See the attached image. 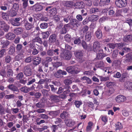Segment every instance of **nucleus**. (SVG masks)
<instances>
[{
  "mask_svg": "<svg viewBox=\"0 0 132 132\" xmlns=\"http://www.w3.org/2000/svg\"><path fill=\"white\" fill-rule=\"evenodd\" d=\"M60 56L61 58L64 60H69L72 56L71 53L70 51L64 50L61 53Z\"/></svg>",
  "mask_w": 132,
  "mask_h": 132,
  "instance_id": "nucleus-1",
  "label": "nucleus"
},
{
  "mask_svg": "<svg viewBox=\"0 0 132 132\" xmlns=\"http://www.w3.org/2000/svg\"><path fill=\"white\" fill-rule=\"evenodd\" d=\"M23 72L24 75L27 77H30L32 75V72L30 64H28L24 67L23 69Z\"/></svg>",
  "mask_w": 132,
  "mask_h": 132,
  "instance_id": "nucleus-2",
  "label": "nucleus"
},
{
  "mask_svg": "<svg viewBox=\"0 0 132 132\" xmlns=\"http://www.w3.org/2000/svg\"><path fill=\"white\" fill-rule=\"evenodd\" d=\"M101 47L100 43L98 41H95L94 43L93 46V51L94 52L97 53L98 52H103V50L100 49Z\"/></svg>",
  "mask_w": 132,
  "mask_h": 132,
  "instance_id": "nucleus-3",
  "label": "nucleus"
},
{
  "mask_svg": "<svg viewBox=\"0 0 132 132\" xmlns=\"http://www.w3.org/2000/svg\"><path fill=\"white\" fill-rule=\"evenodd\" d=\"M78 68L75 66H70L67 67L66 69L67 71L71 74H76L78 73L79 71Z\"/></svg>",
  "mask_w": 132,
  "mask_h": 132,
  "instance_id": "nucleus-4",
  "label": "nucleus"
},
{
  "mask_svg": "<svg viewBox=\"0 0 132 132\" xmlns=\"http://www.w3.org/2000/svg\"><path fill=\"white\" fill-rule=\"evenodd\" d=\"M67 73L65 71L59 69L54 73V76L57 78H61L63 77V75H65Z\"/></svg>",
  "mask_w": 132,
  "mask_h": 132,
  "instance_id": "nucleus-5",
  "label": "nucleus"
},
{
  "mask_svg": "<svg viewBox=\"0 0 132 132\" xmlns=\"http://www.w3.org/2000/svg\"><path fill=\"white\" fill-rule=\"evenodd\" d=\"M126 0H116L115 4L116 6L119 8L126 6L127 4Z\"/></svg>",
  "mask_w": 132,
  "mask_h": 132,
  "instance_id": "nucleus-6",
  "label": "nucleus"
},
{
  "mask_svg": "<svg viewBox=\"0 0 132 132\" xmlns=\"http://www.w3.org/2000/svg\"><path fill=\"white\" fill-rule=\"evenodd\" d=\"M20 20L19 18H14V19H10V21L12 25L14 26H19L21 24V23L19 22Z\"/></svg>",
  "mask_w": 132,
  "mask_h": 132,
  "instance_id": "nucleus-7",
  "label": "nucleus"
},
{
  "mask_svg": "<svg viewBox=\"0 0 132 132\" xmlns=\"http://www.w3.org/2000/svg\"><path fill=\"white\" fill-rule=\"evenodd\" d=\"M9 27L5 22L0 21V29L4 30L5 31H8L9 29Z\"/></svg>",
  "mask_w": 132,
  "mask_h": 132,
  "instance_id": "nucleus-8",
  "label": "nucleus"
},
{
  "mask_svg": "<svg viewBox=\"0 0 132 132\" xmlns=\"http://www.w3.org/2000/svg\"><path fill=\"white\" fill-rule=\"evenodd\" d=\"M31 9L34 11H38L42 10L43 8V6L39 3H37L31 7Z\"/></svg>",
  "mask_w": 132,
  "mask_h": 132,
  "instance_id": "nucleus-9",
  "label": "nucleus"
},
{
  "mask_svg": "<svg viewBox=\"0 0 132 132\" xmlns=\"http://www.w3.org/2000/svg\"><path fill=\"white\" fill-rule=\"evenodd\" d=\"M96 53V55L95 59L96 60H102L104 57L106 56V54L103 53V52H98V53Z\"/></svg>",
  "mask_w": 132,
  "mask_h": 132,
  "instance_id": "nucleus-10",
  "label": "nucleus"
},
{
  "mask_svg": "<svg viewBox=\"0 0 132 132\" xmlns=\"http://www.w3.org/2000/svg\"><path fill=\"white\" fill-rule=\"evenodd\" d=\"M63 82L65 84L64 88L65 89H69L70 88V85L72 83V80L69 79H66L64 80Z\"/></svg>",
  "mask_w": 132,
  "mask_h": 132,
  "instance_id": "nucleus-11",
  "label": "nucleus"
},
{
  "mask_svg": "<svg viewBox=\"0 0 132 132\" xmlns=\"http://www.w3.org/2000/svg\"><path fill=\"white\" fill-rule=\"evenodd\" d=\"M126 99L125 96L122 95H118L115 98L116 101L118 103L123 102L125 101Z\"/></svg>",
  "mask_w": 132,
  "mask_h": 132,
  "instance_id": "nucleus-12",
  "label": "nucleus"
},
{
  "mask_svg": "<svg viewBox=\"0 0 132 132\" xmlns=\"http://www.w3.org/2000/svg\"><path fill=\"white\" fill-rule=\"evenodd\" d=\"M65 123L67 126L69 127L73 126L75 124V122L71 119H67L65 120Z\"/></svg>",
  "mask_w": 132,
  "mask_h": 132,
  "instance_id": "nucleus-13",
  "label": "nucleus"
},
{
  "mask_svg": "<svg viewBox=\"0 0 132 132\" xmlns=\"http://www.w3.org/2000/svg\"><path fill=\"white\" fill-rule=\"evenodd\" d=\"M74 54L77 59L81 60L83 56V54L81 51H78L75 52Z\"/></svg>",
  "mask_w": 132,
  "mask_h": 132,
  "instance_id": "nucleus-14",
  "label": "nucleus"
},
{
  "mask_svg": "<svg viewBox=\"0 0 132 132\" xmlns=\"http://www.w3.org/2000/svg\"><path fill=\"white\" fill-rule=\"evenodd\" d=\"M56 40V35L54 34L51 35L50 36L48 41L49 42L52 44L54 43Z\"/></svg>",
  "mask_w": 132,
  "mask_h": 132,
  "instance_id": "nucleus-15",
  "label": "nucleus"
},
{
  "mask_svg": "<svg viewBox=\"0 0 132 132\" xmlns=\"http://www.w3.org/2000/svg\"><path fill=\"white\" fill-rule=\"evenodd\" d=\"M9 42L7 40L1 39L0 40V45H2V48H5L7 47L9 45Z\"/></svg>",
  "mask_w": 132,
  "mask_h": 132,
  "instance_id": "nucleus-16",
  "label": "nucleus"
},
{
  "mask_svg": "<svg viewBox=\"0 0 132 132\" xmlns=\"http://www.w3.org/2000/svg\"><path fill=\"white\" fill-rule=\"evenodd\" d=\"M34 24H32L28 21L24 23V26L26 30H29L34 27Z\"/></svg>",
  "mask_w": 132,
  "mask_h": 132,
  "instance_id": "nucleus-17",
  "label": "nucleus"
},
{
  "mask_svg": "<svg viewBox=\"0 0 132 132\" xmlns=\"http://www.w3.org/2000/svg\"><path fill=\"white\" fill-rule=\"evenodd\" d=\"M75 7L76 9H82L84 7V4L82 2L79 1L75 3Z\"/></svg>",
  "mask_w": 132,
  "mask_h": 132,
  "instance_id": "nucleus-18",
  "label": "nucleus"
},
{
  "mask_svg": "<svg viewBox=\"0 0 132 132\" xmlns=\"http://www.w3.org/2000/svg\"><path fill=\"white\" fill-rule=\"evenodd\" d=\"M123 40L126 42H129L132 41V35H125L123 39Z\"/></svg>",
  "mask_w": 132,
  "mask_h": 132,
  "instance_id": "nucleus-19",
  "label": "nucleus"
},
{
  "mask_svg": "<svg viewBox=\"0 0 132 132\" xmlns=\"http://www.w3.org/2000/svg\"><path fill=\"white\" fill-rule=\"evenodd\" d=\"M32 60L34 65L37 66L40 63L41 59L39 57H34Z\"/></svg>",
  "mask_w": 132,
  "mask_h": 132,
  "instance_id": "nucleus-20",
  "label": "nucleus"
},
{
  "mask_svg": "<svg viewBox=\"0 0 132 132\" xmlns=\"http://www.w3.org/2000/svg\"><path fill=\"white\" fill-rule=\"evenodd\" d=\"M79 22L76 19H72L70 20V24L73 26L78 27L79 25Z\"/></svg>",
  "mask_w": 132,
  "mask_h": 132,
  "instance_id": "nucleus-21",
  "label": "nucleus"
},
{
  "mask_svg": "<svg viewBox=\"0 0 132 132\" xmlns=\"http://www.w3.org/2000/svg\"><path fill=\"white\" fill-rule=\"evenodd\" d=\"M15 36V34L11 32H9L6 35V38L8 40H13L14 39Z\"/></svg>",
  "mask_w": 132,
  "mask_h": 132,
  "instance_id": "nucleus-22",
  "label": "nucleus"
},
{
  "mask_svg": "<svg viewBox=\"0 0 132 132\" xmlns=\"http://www.w3.org/2000/svg\"><path fill=\"white\" fill-rule=\"evenodd\" d=\"M57 10L56 8H53L49 10L48 13L50 17H52L55 15L56 13Z\"/></svg>",
  "mask_w": 132,
  "mask_h": 132,
  "instance_id": "nucleus-23",
  "label": "nucleus"
},
{
  "mask_svg": "<svg viewBox=\"0 0 132 132\" xmlns=\"http://www.w3.org/2000/svg\"><path fill=\"white\" fill-rule=\"evenodd\" d=\"M124 86L125 88L127 89L132 90V82H126L125 83Z\"/></svg>",
  "mask_w": 132,
  "mask_h": 132,
  "instance_id": "nucleus-24",
  "label": "nucleus"
},
{
  "mask_svg": "<svg viewBox=\"0 0 132 132\" xmlns=\"http://www.w3.org/2000/svg\"><path fill=\"white\" fill-rule=\"evenodd\" d=\"M7 87L10 89L14 92H18L19 89L18 87L13 84L9 85Z\"/></svg>",
  "mask_w": 132,
  "mask_h": 132,
  "instance_id": "nucleus-25",
  "label": "nucleus"
},
{
  "mask_svg": "<svg viewBox=\"0 0 132 132\" xmlns=\"http://www.w3.org/2000/svg\"><path fill=\"white\" fill-rule=\"evenodd\" d=\"M2 17L5 20L8 21L9 19V16L7 13L3 12H1Z\"/></svg>",
  "mask_w": 132,
  "mask_h": 132,
  "instance_id": "nucleus-26",
  "label": "nucleus"
},
{
  "mask_svg": "<svg viewBox=\"0 0 132 132\" xmlns=\"http://www.w3.org/2000/svg\"><path fill=\"white\" fill-rule=\"evenodd\" d=\"M110 2V0H101L99 4L101 6H104L105 5H108Z\"/></svg>",
  "mask_w": 132,
  "mask_h": 132,
  "instance_id": "nucleus-27",
  "label": "nucleus"
},
{
  "mask_svg": "<svg viewBox=\"0 0 132 132\" xmlns=\"http://www.w3.org/2000/svg\"><path fill=\"white\" fill-rule=\"evenodd\" d=\"M95 34L98 39H101L102 37V34L101 31L100 29H98L95 32Z\"/></svg>",
  "mask_w": 132,
  "mask_h": 132,
  "instance_id": "nucleus-28",
  "label": "nucleus"
},
{
  "mask_svg": "<svg viewBox=\"0 0 132 132\" xmlns=\"http://www.w3.org/2000/svg\"><path fill=\"white\" fill-rule=\"evenodd\" d=\"M23 32V30L21 27L15 29L14 30V32L17 35L21 34Z\"/></svg>",
  "mask_w": 132,
  "mask_h": 132,
  "instance_id": "nucleus-29",
  "label": "nucleus"
},
{
  "mask_svg": "<svg viewBox=\"0 0 132 132\" xmlns=\"http://www.w3.org/2000/svg\"><path fill=\"white\" fill-rule=\"evenodd\" d=\"M69 114L66 111H63L60 114V117L62 119H65L68 117Z\"/></svg>",
  "mask_w": 132,
  "mask_h": 132,
  "instance_id": "nucleus-30",
  "label": "nucleus"
},
{
  "mask_svg": "<svg viewBox=\"0 0 132 132\" xmlns=\"http://www.w3.org/2000/svg\"><path fill=\"white\" fill-rule=\"evenodd\" d=\"M48 114L53 118L54 117L57 116L59 114V112L57 111H52L49 112Z\"/></svg>",
  "mask_w": 132,
  "mask_h": 132,
  "instance_id": "nucleus-31",
  "label": "nucleus"
},
{
  "mask_svg": "<svg viewBox=\"0 0 132 132\" xmlns=\"http://www.w3.org/2000/svg\"><path fill=\"white\" fill-rule=\"evenodd\" d=\"M63 5L67 7H71L72 5V3L70 1H64L63 2Z\"/></svg>",
  "mask_w": 132,
  "mask_h": 132,
  "instance_id": "nucleus-32",
  "label": "nucleus"
},
{
  "mask_svg": "<svg viewBox=\"0 0 132 132\" xmlns=\"http://www.w3.org/2000/svg\"><path fill=\"white\" fill-rule=\"evenodd\" d=\"M98 19V16L96 15H92L89 17V20L91 21H95Z\"/></svg>",
  "mask_w": 132,
  "mask_h": 132,
  "instance_id": "nucleus-33",
  "label": "nucleus"
},
{
  "mask_svg": "<svg viewBox=\"0 0 132 132\" xmlns=\"http://www.w3.org/2000/svg\"><path fill=\"white\" fill-rule=\"evenodd\" d=\"M32 40L35 43V42H37L40 44H42L43 43L42 39L39 37H35V38L33 39Z\"/></svg>",
  "mask_w": 132,
  "mask_h": 132,
  "instance_id": "nucleus-34",
  "label": "nucleus"
},
{
  "mask_svg": "<svg viewBox=\"0 0 132 132\" xmlns=\"http://www.w3.org/2000/svg\"><path fill=\"white\" fill-rule=\"evenodd\" d=\"M50 98L52 101L55 102H57L59 101V97L57 96L51 95L50 96Z\"/></svg>",
  "mask_w": 132,
  "mask_h": 132,
  "instance_id": "nucleus-35",
  "label": "nucleus"
},
{
  "mask_svg": "<svg viewBox=\"0 0 132 132\" xmlns=\"http://www.w3.org/2000/svg\"><path fill=\"white\" fill-rule=\"evenodd\" d=\"M28 82L27 83V85H29L35 82L36 80L35 78L32 77L28 78Z\"/></svg>",
  "mask_w": 132,
  "mask_h": 132,
  "instance_id": "nucleus-36",
  "label": "nucleus"
},
{
  "mask_svg": "<svg viewBox=\"0 0 132 132\" xmlns=\"http://www.w3.org/2000/svg\"><path fill=\"white\" fill-rule=\"evenodd\" d=\"M41 34L42 38L43 39H47L50 35V34L48 31L43 32H42Z\"/></svg>",
  "mask_w": 132,
  "mask_h": 132,
  "instance_id": "nucleus-37",
  "label": "nucleus"
},
{
  "mask_svg": "<svg viewBox=\"0 0 132 132\" xmlns=\"http://www.w3.org/2000/svg\"><path fill=\"white\" fill-rule=\"evenodd\" d=\"M91 38V32L89 31L87 32L85 36L86 40L87 42L89 41L90 40Z\"/></svg>",
  "mask_w": 132,
  "mask_h": 132,
  "instance_id": "nucleus-38",
  "label": "nucleus"
},
{
  "mask_svg": "<svg viewBox=\"0 0 132 132\" xmlns=\"http://www.w3.org/2000/svg\"><path fill=\"white\" fill-rule=\"evenodd\" d=\"M17 11L13 10V9H11L9 11V14L10 16L13 17L15 16L17 14L16 12Z\"/></svg>",
  "mask_w": 132,
  "mask_h": 132,
  "instance_id": "nucleus-39",
  "label": "nucleus"
},
{
  "mask_svg": "<svg viewBox=\"0 0 132 132\" xmlns=\"http://www.w3.org/2000/svg\"><path fill=\"white\" fill-rule=\"evenodd\" d=\"M126 57L127 59L126 61L127 62H131L132 61V54L129 53L127 54L126 55Z\"/></svg>",
  "mask_w": 132,
  "mask_h": 132,
  "instance_id": "nucleus-40",
  "label": "nucleus"
},
{
  "mask_svg": "<svg viewBox=\"0 0 132 132\" xmlns=\"http://www.w3.org/2000/svg\"><path fill=\"white\" fill-rule=\"evenodd\" d=\"M29 0H21L22 2V6L23 8L24 9H26L28 6V1Z\"/></svg>",
  "mask_w": 132,
  "mask_h": 132,
  "instance_id": "nucleus-41",
  "label": "nucleus"
},
{
  "mask_svg": "<svg viewBox=\"0 0 132 132\" xmlns=\"http://www.w3.org/2000/svg\"><path fill=\"white\" fill-rule=\"evenodd\" d=\"M28 46L31 49L36 47L35 43L32 40L31 41L29 42L28 43Z\"/></svg>",
  "mask_w": 132,
  "mask_h": 132,
  "instance_id": "nucleus-42",
  "label": "nucleus"
},
{
  "mask_svg": "<svg viewBox=\"0 0 132 132\" xmlns=\"http://www.w3.org/2000/svg\"><path fill=\"white\" fill-rule=\"evenodd\" d=\"M24 57V55L22 53H20L16 55L15 59L16 61H19L22 59Z\"/></svg>",
  "mask_w": 132,
  "mask_h": 132,
  "instance_id": "nucleus-43",
  "label": "nucleus"
},
{
  "mask_svg": "<svg viewBox=\"0 0 132 132\" xmlns=\"http://www.w3.org/2000/svg\"><path fill=\"white\" fill-rule=\"evenodd\" d=\"M75 105L77 108H79L80 105L82 104V102L81 101L76 100L74 102Z\"/></svg>",
  "mask_w": 132,
  "mask_h": 132,
  "instance_id": "nucleus-44",
  "label": "nucleus"
},
{
  "mask_svg": "<svg viewBox=\"0 0 132 132\" xmlns=\"http://www.w3.org/2000/svg\"><path fill=\"white\" fill-rule=\"evenodd\" d=\"M36 122L37 125H39L42 123H44L45 121L44 120H40V118H37L36 120Z\"/></svg>",
  "mask_w": 132,
  "mask_h": 132,
  "instance_id": "nucleus-45",
  "label": "nucleus"
},
{
  "mask_svg": "<svg viewBox=\"0 0 132 132\" xmlns=\"http://www.w3.org/2000/svg\"><path fill=\"white\" fill-rule=\"evenodd\" d=\"M62 63L61 62H58L55 63L53 65V67L54 69L57 68L59 67L62 66Z\"/></svg>",
  "mask_w": 132,
  "mask_h": 132,
  "instance_id": "nucleus-46",
  "label": "nucleus"
},
{
  "mask_svg": "<svg viewBox=\"0 0 132 132\" xmlns=\"http://www.w3.org/2000/svg\"><path fill=\"white\" fill-rule=\"evenodd\" d=\"M116 127L117 130H120L122 128V126L121 123L119 122L116 124Z\"/></svg>",
  "mask_w": 132,
  "mask_h": 132,
  "instance_id": "nucleus-47",
  "label": "nucleus"
},
{
  "mask_svg": "<svg viewBox=\"0 0 132 132\" xmlns=\"http://www.w3.org/2000/svg\"><path fill=\"white\" fill-rule=\"evenodd\" d=\"M15 51V48L13 46H11L9 48V54L11 55H12L13 54Z\"/></svg>",
  "mask_w": 132,
  "mask_h": 132,
  "instance_id": "nucleus-48",
  "label": "nucleus"
},
{
  "mask_svg": "<svg viewBox=\"0 0 132 132\" xmlns=\"http://www.w3.org/2000/svg\"><path fill=\"white\" fill-rule=\"evenodd\" d=\"M24 77L23 74L22 72L19 73L17 75L16 78L18 80H20L22 79Z\"/></svg>",
  "mask_w": 132,
  "mask_h": 132,
  "instance_id": "nucleus-49",
  "label": "nucleus"
},
{
  "mask_svg": "<svg viewBox=\"0 0 132 132\" xmlns=\"http://www.w3.org/2000/svg\"><path fill=\"white\" fill-rule=\"evenodd\" d=\"M5 113L4 108L2 105L0 104V114L1 115H2Z\"/></svg>",
  "mask_w": 132,
  "mask_h": 132,
  "instance_id": "nucleus-50",
  "label": "nucleus"
},
{
  "mask_svg": "<svg viewBox=\"0 0 132 132\" xmlns=\"http://www.w3.org/2000/svg\"><path fill=\"white\" fill-rule=\"evenodd\" d=\"M20 90L21 92L25 93H27L29 92L28 87L26 86L21 88Z\"/></svg>",
  "mask_w": 132,
  "mask_h": 132,
  "instance_id": "nucleus-51",
  "label": "nucleus"
},
{
  "mask_svg": "<svg viewBox=\"0 0 132 132\" xmlns=\"http://www.w3.org/2000/svg\"><path fill=\"white\" fill-rule=\"evenodd\" d=\"M40 27L42 29H46L48 27L47 23H41Z\"/></svg>",
  "mask_w": 132,
  "mask_h": 132,
  "instance_id": "nucleus-52",
  "label": "nucleus"
},
{
  "mask_svg": "<svg viewBox=\"0 0 132 132\" xmlns=\"http://www.w3.org/2000/svg\"><path fill=\"white\" fill-rule=\"evenodd\" d=\"M64 39L66 41L69 42L71 40V36L69 34H66L64 37Z\"/></svg>",
  "mask_w": 132,
  "mask_h": 132,
  "instance_id": "nucleus-53",
  "label": "nucleus"
},
{
  "mask_svg": "<svg viewBox=\"0 0 132 132\" xmlns=\"http://www.w3.org/2000/svg\"><path fill=\"white\" fill-rule=\"evenodd\" d=\"M99 11V9L97 8H91L90 10V13H94L98 12Z\"/></svg>",
  "mask_w": 132,
  "mask_h": 132,
  "instance_id": "nucleus-54",
  "label": "nucleus"
},
{
  "mask_svg": "<svg viewBox=\"0 0 132 132\" xmlns=\"http://www.w3.org/2000/svg\"><path fill=\"white\" fill-rule=\"evenodd\" d=\"M19 5L17 3H15L13 4L12 9H14L16 11H17L19 9Z\"/></svg>",
  "mask_w": 132,
  "mask_h": 132,
  "instance_id": "nucleus-55",
  "label": "nucleus"
},
{
  "mask_svg": "<svg viewBox=\"0 0 132 132\" xmlns=\"http://www.w3.org/2000/svg\"><path fill=\"white\" fill-rule=\"evenodd\" d=\"M128 75V73L127 72H125L122 74L121 77L120 79V81L121 82L123 81V79L127 78Z\"/></svg>",
  "mask_w": 132,
  "mask_h": 132,
  "instance_id": "nucleus-56",
  "label": "nucleus"
},
{
  "mask_svg": "<svg viewBox=\"0 0 132 132\" xmlns=\"http://www.w3.org/2000/svg\"><path fill=\"white\" fill-rule=\"evenodd\" d=\"M15 95L14 94H12L9 95H6L5 96V98L7 99H10L12 98H14Z\"/></svg>",
  "mask_w": 132,
  "mask_h": 132,
  "instance_id": "nucleus-57",
  "label": "nucleus"
},
{
  "mask_svg": "<svg viewBox=\"0 0 132 132\" xmlns=\"http://www.w3.org/2000/svg\"><path fill=\"white\" fill-rule=\"evenodd\" d=\"M60 16L57 15H55L53 16V19L56 22H58L60 21Z\"/></svg>",
  "mask_w": 132,
  "mask_h": 132,
  "instance_id": "nucleus-58",
  "label": "nucleus"
},
{
  "mask_svg": "<svg viewBox=\"0 0 132 132\" xmlns=\"http://www.w3.org/2000/svg\"><path fill=\"white\" fill-rule=\"evenodd\" d=\"M102 121L105 124L108 121V118L105 116H101V117Z\"/></svg>",
  "mask_w": 132,
  "mask_h": 132,
  "instance_id": "nucleus-59",
  "label": "nucleus"
},
{
  "mask_svg": "<svg viewBox=\"0 0 132 132\" xmlns=\"http://www.w3.org/2000/svg\"><path fill=\"white\" fill-rule=\"evenodd\" d=\"M47 54L48 55L50 56H54V54L53 51V49H50L47 50Z\"/></svg>",
  "mask_w": 132,
  "mask_h": 132,
  "instance_id": "nucleus-60",
  "label": "nucleus"
},
{
  "mask_svg": "<svg viewBox=\"0 0 132 132\" xmlns=\"http://www.w3.org/2000/svg\"><path fill=\"white\" fill-rule=\"evenodd\" d=\"M5 61L6 63H9L11 60V57L9 55H7L5 57Z\"/></svg>",
  "mask_w": 132,
  "mask_h": 132,
  "instance_id": "nucleus-61",
  "label": "nucleus"
},
{
  "mask_svg": "<svg viewBox=\"0 0 132 132\" xmlns=\"http://www.w3.org/2000/svg\"><path fill=\"white\" fill-rule=\"evenodd\" d=\"M32 57L31 56L27 57L24 60V62L27 63L30 62L32 60Z\"/></svg>",
  "mask_w": 132,
  "mask_h": 132,
  "instance_id": "nucleus-62",
  "label": "nucleus"
},
{
  "mask_svg": "<svg viewBox=\"0 0 132 132\" xmlns=\"http://www.w3.org/2000/svg\"><path fill=\"white\" fill-rule=\"evenodd\" d=\"M75 44H79L81 43V39L80 37L76 38L74 41Z\"/></svg>",
  "mask_w": 132,
  "mask_h": 132,
  "instance_id": "nucleus-63",
  "label": "nucleus"
},
{
  "mask_svg": "<svg viewBox=\"0 0 132 132\" xmlns=\"http://www.w3.org/2000/svg\"><path fill=\"white\" fill-rule=\"evenodd\" d=\"M40 117L41 118L45 120H47L49 118V117L47 115L43 114H40Z\"/></svg>",
  "mask_w": 132,
  "mask_h": 132,
  "instance_id": "nucleus-64",
  "label": "nucleus"
}]
</instances>
